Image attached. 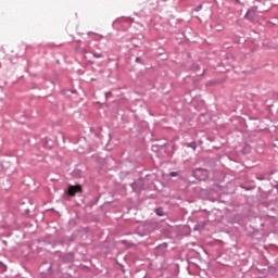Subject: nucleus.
Masks as SVG:
<instances>
[{
    "instance_id": "nucleus-3",
    "label": "nucleus",
    "mask_w": 278,
    "mask_h": 278,
    "mask_svg": "<svg viewBox=\"0 0 278 278\" xmlns=\"http://www.w3.org/2000/svg\"><path fill=\"white\" fill-rule=\"evenodd\" d=\"M156 214L157 216H164V212L162 211V208H156Z\"/></svg>"
},
{
    "instance_id": "nucleus-4",
    "label": "nucleus",
    "mask_w": 278,
    "mask_h": 278,
    "mask_svg": "<svg viewBox=\"0 0 278 278\" xmlns=\"http://www.w3.org/2000/svg\"><path fill=\"white\" fill-rule=\"evenodd\" d=\"M169 177H177V172H172V173L169 174Z\"/></svg>"
},
{
    "instance_id": "nucleus-7",
    "label": "nucleus",
    "mask_w": 278,
    "mask_h": 278,
    "mask_svg": "<svg viewBox=\"0 0 278 278\" xmlns=\"http://www.w3.org/2000/svg\"><path fill=\"white\" fill-rule=\"evenodd\" d=\"M96 58H101V54H94Z\"/></svg>"
},
{
    "instance_id": "nucleus-5",
    "label": "nucleus",
    "mask_w": 278,
    "mask_h": 278,
    "mask_svg": "<svg viewBox=\"0 0 278 278\" xmlns=\"http://www.w3.org/2000/svg\"><path fill=\"white\" fill-rule=\"evenodd\" d=\"M189 147H191V149H197V146L194 143H190Z\"/></svg>"
},
{
    "instance_id": "nucleus-1",
    "label": "nucleus",
    "mask_w": 278,
    "mask_h": 278,
    "mask_svg": "<svg viewBox=\"0 0 278 278\" xmlns=\"http://www.w3.org/2000/svg\"><path fill=\"white\" fill-rule=\"evenodd\" d=\"M78 192H83V188H81L80 185L70 186L68 187L67 194L70 197H75V194H78Z\"/></svg>"
},
{
    "instance_id": "nucleus-2",
    "label": "nucleus",
    "mask_w": 278,
    "mask_h": 278,
    "mask_svg": "<svg viewBox=\"0 0 278 278\" xmlns=\"http://www.w3.org/2000/svg\"><path fill=\"white\" fill-rule=\"evenodd\" d=\"M194 175L198 177V179L203 180L207 179L208 173L205 169H195Z\"/></svg>"
},
{
    "instance_id": "nucleus-6",
    "label": "nucleus",
    "mask_w": 278,
    "mask_h": 278,
    "mask_svg": "<svg viewBox=\"0 0 278 278\" xmlns=\"http://www.w3.org/2000/svg\"><path fill=\"white\" fill-rule=\"evenodd\" d=\"M195 229L201 230V229H203V226L202 227L201 226H197Z\"/></svg>"
}]
</instances>
